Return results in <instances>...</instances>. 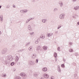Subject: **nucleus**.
Listing matches in <instances>:
<instances>
[{
  "mask_svg": "<svg viewBox=\"0 0 79 79\" xmlns=\"http://www.w3.org/2000/svg\"><path fill=\"white\" fill-rule=\"evenodd\" d=\"M54 56L55 58H56L57 56H58L57 55V53H56V52H54Z\"/></svg>",
  "mask_w": 79,
  "mask_h": 79,
  "instance_id": "f3484780",
  "label": "nucleus"
},
{
  "mask_svg": "<svg viewBox=\"0 0 79 79\" xmlns=\"http://www.w3.org/2000/svg\"><path fill=\"white\" fill-rule=\"evenodd\" d=\"M73 45V43L72 42H69V45Z\"/></svg>",
  "mask_w": 79,
  "mask_h": 79,
  "instance_id": "ea45409f",
  "label": "nucleus"
},
{
  "mask_svg": "<svg viewBox=\"0 0 79 79\" xmlns=\"http://www.w3.org/2000/svg\"><path fill=\"white\" fill-rule=\"evenodd\" d=\"M19 58L18 56H16L15 59V61H16V62H18V60H19Z\"/></svg>",
  "mask_w": 79,
  "mask_h": 79,
  "instance_id": "0eeeda50",
  "label": "nucleus"
},
{
  "mask_svg": "<svg viewBox=\"0 0 79 79\" xmlns=\"http://www.w3.org/2000/svg\"><path fill=\"white\" fill-rule=\"evenodd\" d=\"M3 77H6V74H3Z\"/></svg>",
  "mask_w": 79,
  "mask_h": 79,
  "instance_id": "37998d69",
  "label": "nucleus"
},
{
  "mask_svg": "<svg viewBox=\"0 0 79 79\" xmlns=\"http://www.w3.org/2000/svg\"><path fill=\"white\" fill-rule=\"evenodd\" d=\"M28 29L30 31H32V27H31V26L30 25H29L28 26Z\"/></svg>",
  "mask_w": 79,
  "mask_h": 79,
  "instance_id": "7ed1b4c3",
  "label": "nucleus"
},
{
  "mask_svg": "<svg viewBox=\"0 0 79 79\" xmlns=\"http://www.w3.org/2000/svg\"><path fill=\"white\" fill-rule=\"evenodd\" d=\"M53 35V33H48L47 34V37H50L51 35Z\"/></svg>",
  "mask_w": 79,
  "mask_h": 79,
  "instance_id": "9b49d317",
  "label": "nucleus"
},
{
  "mask_svg": "<svg viewBox=\"0 0 79 79\" xmlns=\"http://www.w3.org/2000/svg\"><path fill=\"white\" fill-rule=\"evenodd\" d=\"M23 10L24 11V13H26L28 11L27 9H24Z\"/></svg>",
  "mask_w": 79,
  "mask_h": 79,
  "instance_id": "4be33fe9",
  "label": "nucleus"
},
{
  "mask_svg": "<svg viewBox=\"0 0 79 79\" xmlns=\"http://www.w3.org/2000/svg\"><path fill=\"white\" fill-rule=\"evenodd\" d=\"M24 50L23 49H22L21 50H20L19 51V52H23Z\"/></svg>",
  "mask_w": 79,
  "mask_h": 79,
  "instance_id": "72a5a7b5",
  "label": "nucleus"
},
{
  "mask_svg": "<svg viewBox=\"0 0 79 79\" xmlns=\"http://www.w3.org/2000/svg\"><path fill=\"white\" fill-rule=\"evenodd\" d=\"M15 64V62H12L10 64V65L11 66H13Z\"/></svg>",
  "mask_w": 79,
  "mask_h": 79,
  "instance_id": "2f4dec72",
  "label": "nucleus"
},
{
  "mask_svg": "<svg viewBox=\"0 0 79 79\" xmlns=\"http://www.w3.org/2000/svg\"><path fill=\"white\" fill-rule=\"evenodd\" d=\"M32 47H30L29 48H28V50L30 51H31V50H32Z\"/></svg>",
  "mask_w": 79,
  "mask_h": 79,
  "instance_id": "7c9ffc66",
  "label": "nucleus"
},
{
  "mask_svg": "<svg viewBox=\"0 0 79 79\" xmlns=\"http://www.w3.org/2000/svg\"><path fill=\"white\" fill-rule=\"evenodd\" d=\"M77 15H76V14H75V15H73L72 17L73 18H76V16H77Z\"/></svg>",
  "mask_w": 79,
  "mask_h": 79,
  "instance_id": "6ab92c4d",
  "label": "nucleus"
},
{
  "mask_svg": "<svg viewBox=\"0 0 79 79\" xmlns=\"http://www.w3.org/2000/svg\"><path fill=\"white\" fill-rule=\"evenodd\" d=\"M1 34H2V32L0 31V35H1Z\"/></svg>",
  "mask_w": 79,
  "mask_h": 79,
  "instance_id": "4d7b16f0",
  "label": "nucleus"
},
{
  "mask_svg": "<svg viewBox=\"0 0 79 79\" xmlns=\"http://www.w3.org/2000/svg\"><path fill=\"white\" fill-rule=\"evenodd\" d=\"M63 61H64V62H65V61H66V60H65L64 59H63Z\"/></svg>",
  "mask_w": 79,
  "mask_h": 79,
  "instance_id": "8fccbe9b",
  "label": "nucleus"
},
{
  "mask_svg": "<svg viewBox=\"0 0 79 79\" xmlns=\"http://www.w3.org/2000/svg\"><path fill=\"white\" fill-rule=\"evenodd\" d=\"M43 77L45 78H48L49 77L48 75L46 73H44L43 75Z\"/></svg>",
  "mask_w": 79,
  "mask_h": 79,
  "instance_id": "39448f33",
  "label": "nucleus"
},
{
  "mask_svg": "<svg viewBox=\"0 0 79 79\" xmlns=\"http://www.w3.org/2000/svg\"><path fill=\"white\" fill-rule=\"evenodd\" d=\"M64 64H62V65H61V66H62V67L63 68L64 67Z\"/></svg>",
  "mask_w": 79,
  "mask_h": 79,
  "instance_id": "79ce46f5",
  "label": "nucleus"
},
{
  "mask_svg": "<svg viewBox=\"0 0 79 79\" xmlns=\"http://www.w3.org/2000/svg\"><path fill=\"white\" fill-rule=\"evenodd\" d=\"M6 53V51L2 50L1 51V53L2 54H4Z\"/></svg>",
  "mask_w": 79,
  "mask_h": 79,
  "instance_id": "4468645a",
  "label": "nucleus"
},
{
  "mask_svg": "<svg viewBox=\"0 0 79 79\" xmlns=\"http://www.w3.org/2000/svg\"><path fill=\"white\" fill-rule=\"evenodd\" d=\"M57 50L59 52H60V47H58L57 48Z\"/></svg>",
  "mask_w": 79,
  "mask_h": 79,
  "instance_id": "473e14b6",
  "label": "nucleus"
},
{
  "mask_svg": "<svg viewBox=\"0 0 79 79\" xmlns=\"http://www.w3.org/2000/svg\"><path fill=\"white\" fill-rule=\"evenodd\" d=\"M30 20H31V19H30L28 21H29Z\"/></svg>",
  "mask_w": 79,
  "mask_h": 79,
  "instance_id": "bf43d9fd",
  "label": "nucleus"
},
{
  "mask_svg": "<svg viewBox=\"0 0 79 79\" xmlns=\"http://www.w3.org/2000/svg\"><path fill=\"white\" fill-rule=\"evenodd\" d=\"M55 61L56 62L57 61V59H56V60H55Z\"/></svg>",
  "mask_w": 79,
  "mask_h": 79,
  "instance_id": "13d9d810",
  "label": "nucleus"
},
{
  "mask_svg": "<svg viewBox=\"0 0 79 79\" xmlns=\"http://www.w3.org/2000/svg\"><path fill=\"white\" fill-rule=\"evenodd\" d=\"M73 51V49H70L69 50V52H72Z\"/></svg>",
  "mask_w": 79,
  "mask_h": 79,
  "instance_id": "c9c22d12",
  "label": "nucleus"
},
{
  "mask_svg": "<svg viewBox=\"0 0 79 79\" xmlns=\"http://www.w3.org/2000/svg\"><path fill=\"white\" fill-rule=\"evenodd\" d=\"M59 4L60 5V7H63V6L64 5V4H63V3L62 1H60L59 3Z\"/></svg>",
  "mask_w": 79,
  "mask_h": 79,
  "instance_id": "f03ea898",
  "label": "nucleus"
},
{
  "mask_svg": "<svg viewBox=\"0 0 79 79\" xmlns=\"http://www.w3.org/2000/svg\"><path fill=\"white\" fill-rule=\"evenodd\" d=\"M42 70L44 72H46L47 71V69L46 67L44 68H43Z\"/></svg>",
  "mask_w": 79,
  "mask_h": 79,
  "instance_id": "1a4fd4ad",
  "label": "nucleus"
},
{
  "mask_svg": "<svg viewBox=\"0 0 79 79\" xmlns=\"http://www.w3.org/2000/svg\"><path fill=\"white\" fill-rule=\"evenodd\" d=\"M32 62V61H29L28 62V64H29V65H31V64H32V62Z\"/></svg>",
  "mask_w": 79,
  "mask_h": 79,
  "instance_id": "f704fd0d",
  "label": "nucleus"
},
{
  "mask_svg": "<svg viewBox=\"0 0 79 79\" xmlns=\"http://www.w3.org/2000/svg\"><path fill=\"white\" fill-rule=\"evenodd\" d=\"M77 0H72V2H76Z\"/></svg>",
  "mask_w": 79,
  "mask_h": 79,
  "instance_id": "a19ab883",
  "label": "nucleus"
},
{
  "mask_svg": "<svg viewBox=\"0 0 79 79\" xmlns=\"http://www.w3.org/2000/svg\"><path fill=\"white\" fill-rule=\"evenodd\" d=\"M74 10H77L79 9V6H77L74 7Z\"/></svg>",
  "mask_w": 79,
  "mask_h": 79,
  "instance_id": "6e6552de",
  "label": "nucleus"
},
{
  "mask_svg": "<svg viewBox=\"0 0 79 79\" xmlns=\"http://www.w3.org/2000/svg\"><path fill=\"white\" fill-rule=\"evenodd\" d=\"M40 46H38L36 48V50L38 52V51H39L40 50Z\"/></svg>",
  "mask_w": 79,
  "mask_h": 79,
  "instance_id": "423d86ee",
  "label": "nucleus"
},
{
  "mask_svg": "<svg viewBox=\"0 0 79 79\" xmlns=\"http://www.w3.org/2000/svg\"><path fill=\"white\" fill-rule=\"evenodd\" d=\"M35 2V0H32V2Z\"/></svg>",
  "mask_w": 79,
  "mask_h": 79,
  "instance_id": "de8ad7c7",
  "label": "nucleus"
},
{
  "mask_svg": "<svg viewBox=\"0 0 79 79\" xmlns=\"http://www.w3.org/2000/svg\"><path fill=\"white\" fill-rule=\"evenodd\" d=\"M31 35H34V32H30V33Z\"/></svg>",
  "mask_w": 79,
  "mask_h": 79,
  "instance_id": "c85d7f7f",
  "label": "nucleus"
},
{
  "mask_svg": "<svg viewBox=\"0 0 79 79\" xmlns=\"http://www.w3.org/2000/svg\"><path fill=\"white\" fill-rule=\"evenodd\" d=\"M55 34H58V31H56V32H55Z\"/></svg>",
  "mask_w": 79,
  "mask_h": 79,
  "instance_id": "49530a36",
  "label": "nucleus"
},
{
  "mask_svg": "<svg viewBox=\"0 0 79 79\" xmlns=\"http://www.w3.org/2000/svg\"><path fill=\"white\" fill-rule=\"evenodd\" d=\"M28 22H29V21H28V19L26 21V23H28Z\"/></svg>",
  "mask_w": 79,
  "mask_h": 79,
  "instance_id": "09e8293b",
  "label": "nucleus"
},
{
  "mask_svg": "<svg viewBox=\"0 0 79 79\" xmlns=\"http://www.w3.org/2000/svg\"><path fill=\"white\" fill-rule=\"evenodd\" d=\"M15 79H21L20 77H16L15 78Z\"/></svg>",
  "mask_w": 79,
  "mask_h": 79,
  "instance_id": "b1692460",
  "label": "nucleus"
},
{
  "mask_svg": "<svg viewBox=\"0 0 79 79\" xmlns=\"http://www.w3.org/2000/svg\"><path fill=\"white\" fill-rule=\"evenodd\" d=\"M5 63L6 64H8V63H9V62H8V60H5Z\"/></svg>",
  "mask_w": 79,
  "mask_h": 79,
  "instance_id": "c756f323",
  "label": "nucleus"
},
{
  "mask_svg": "<svg viewBox=\"0 0 79 79\" xmlns=\"http://www.w3.org/2000/svg\"><path fill=\"white\" fill-rule=\"evenodd\" d=\"M41 79H44V78L43 77H41Z\"/></svg>",
  "mask_w": 79,
  "mask_h": 79,
  "instance_id": "052dcab7",
  "label": "nucleus"
},
{
  "mask_svg": "<svg viewBox=\"0 0 79 79\" xmlns=\"http://www.w3.org/2000/svg\"><path fill=\"white\" fill-rule=\"evenodd\" d=\"M39 61V59H36V63H38V61Z\"/></svg>",
  "mask_w": 79,
  "mask_h": 79,
  "instance_id": "4c0bfd02",
  "label": "nucleus"
},
{
  "mask_svg": "<svg viewBox=\"0 0 79 79\" xmlns=\"http://www.w3.org/2000/svg\"><path fill=\"white\" fill-rule=\"evenodd\" d=\"M35 57H36V55L35 54H33L32 55V58H35Z\"/></svg>",
  "mask_w": 79,
  "mask_h": 79,
  "instance_id": "a211bd4d",
  "label": "nucleus"
},
{
  "mask_svg": "<svg viewBox=\"0 0 79 79\" xmlns=\"http://www.w3.org/2000/svg\"><path fill=\"white\" fill-rule=\"evenodd\" d=\"M1 42V40H0V42Z\"/></svg>",
  "mask_w": 79,
  "mask_h": 79,
  "instance_id": "680f3d73",
  "label": "nucleus"
},
{
  "mask_svg": "<svg viewBox=\"0 0 79 79\" xmlns=\"http://www.w3.org/2000/svg\"><path fill=\"white\" fill-rule=\"evenodd\" d=\"M0 19L1 23H2L3 22V16H0Z\"/></svg>",
  "mask_w": 79,
  "mask_h": 79,
  "instance_id": "2eb2a0df",
  "label": "nucleus"
},
{
  "mask_svg": "<svg viewBox=\"0 0 79 79\" xmlns=\"http://www.w3.org/2000/svg\"><path fill=\"white\" fill-rule=\"evenodd\" d=\"M77 24L78 25H79V22H78L77 23Z\"/></svg>",
  "mask_w": 79,
  "mask_h": 79,
  "instance_id": "5fc2aeb1",
  "label": "nucleus"
},
{
  "mask_svg": "<svg viewBox=\"0 0 79 79\" xmlns=\"http://www.w3.org/2000/svg\"><path fill=\"white\" fill-rule=\"evenodd\" d=\"M20 12L21 13H24V10H22L20 11Z\"/></svg>",
  "mask_w": 79,
  "mask_h": 79,
  "instance_id": "393cba45",
  "label": "nucleus"
},
{
  "mask_svg": "<svg viewBox=\"0 0 79 79\" xmlns=\"http://www.w3.org/2000/svg\"><path fill=\"white\" fill-rule=\"evenodd\" d=\"M34 19V18H30V19Z\"/></svg>",
  "mask_w": 79,
  "mask_h": 79,
  "instance_id": "603ef678",
  "label": "nucleus"
},
{
  "mask_svg": "<svg viewBox=\"0 0 79 79\" xmlns=\"http://www.w3.org/2000/svg\"><path fill=\"white\" fill-rule=\"evenodd\" d=\"M31 65H34L35 64V62L34 61H31Z\"/></svg>",
  "mask_w": 79,
  "mask_h": 79,
  "instance_id": "412c9836",
  "label": "nucleus"
},
{
  "mask_svg": "<svg viewBox=\"0 0 79 79\" xmlns=\"http://www.w3.org/2000/svg\"><path fill=\"white\" fill-rule=\"evenodd\" d=\"M13 7L14 8H15L16 6H15V5H14L13 6Z\"/></svg>",
  "mask_w": 79,
  "mask_h": 79,
  "instance_id": "3c124183",
  "label": "nucleus"
},
{
  "mask_svg": "<svg viewBox=\"0 0 79 79\" xmlns=\"http://www.w3.org/2000/svg\"><path fill=\"white\" fill-rule=\"evenodd\" d=\"M57 69H58V72H59V73H60L61 72V69H60V66L59 65L58 66Z\"/></svg>",
  "mask_w": 79,
  "mask_h": 79,
  "instance_id": "9d476101",
  "label": "nucleus"
},
{
  "mask_svg": "<svg viewBox=\"0 0 79 79\" xmlns=\"http://www.w3.org/2000/svg\"><path fill=\"white\" fill-rule=\"evenodd\" d=\"M39 75V74L37 73H34L33 74V76H35V77H37L38 75Z\"/></svg>",
  "mask_w": 79,
  "mask_h": 79,
  "instance_id": "aec40b11",
  "label": "nucleus"
},
{
  "mask_svg": "<svg viewBox=\"0 0 79 79\" xmlns=\"http://www.w3.org/2000/svg\"><path fill=\"white\" fill-rule=\"evenodd\" d=\"M20 76L22 77H23V76H25L26 74L24 73H22L20 74Z\"/></svg>",
  "mask_w": 79,
  "mask_h": 79,
  "instance_id": "ddd939ff",
  "label": "nucleus"
},
{
  "mask_svg": "<svg viewBox=\"0 0 79 79\" xmlns=\"http://www.w3.org/2000/svg\"><path fill=\"white\" fill-rule=\"evenodd\" d=\"M43 48V49L44 50H46L47 49V47L45 46H44Z\"/></svg>",
  "mask_w": 79,
  "mask_h": 79,
  "instance_id": "dca6fc26",
  "label": "nucleus"
},
{
  "mask_svg": "<svg viewBox=\"0 0 79 79\" xmlns=\"http://www.w3.org/2000/svg\"><path fill=\"white\" fill-rule=\"evenodd\" d=\"M10 5H7V6H6V8H10Z\"/></svg>",
  "mask_w": 79,
  "mask_h": 79,
  "instance_id": "e433bc0d",
  "label": "nucleus"
},
{
  "mask_svg": "<svg viewBox=\"0 0 79 79\" xmlns=\"http://www.w3.org/2000/svg\"><path fill=\"white\" fill-rule=\"evenodd\" d=\"M38 40H39V39H37V40H36L35 41V44H37L39 43V41H38Z\"/></svg>",
  "mask_w": 79,
  "mask_h": 79,
  "instance_id": "bb28decb",
  "label": "nucleus"
},
{
  "mask_svg": "<svg viewBox=\"0 0 79 79\" xmlns=\"http://www.w3.org/2000/svg\"><path fill=\"white\" fill-rule=\"evenodd\" d=\"M8 59L9 61H11L13 60V57L11 56H8Z\"/></svg>",
  "mask_w": 79,
  "mask_h": 79,
  "instance_id": "20e7f679",
  "label": "nucleus"
},
{
  "mask_svg": "<svg viewBox=\"0 0 79 79\" xmlns=\"http://www.w3.org/2000/svg\"><path fill=\"white\" fill-rule=\"evenodd\" d=\"M64 16H65V14H62L60 15L59 18L61 19H63L64 18Z\"/></svg>",
  "mask_w": 79,
  "mask_h": 79,
  "instance_id": "f257e3e1",
  "label": "nucleus"
},
{
  "mask_svg": "<svg viewBox=\"0 0 79 79\" xmlns=\"http://www.w3.org/2000/svg\"><path fill=\"white\" fill-rule=\"evenodd\" d=\"M2 8V6H0V9Z\"/></svg>",
  "mask_w": 79,
  "mask_h": 79,
  "instance_id": "864d4df0",
  "label": "nucleus"
},
{
  "mask_svg": "<svg viewBox=\"0 0 79 79\" xmlns=\"http://www.w3.org/2000/svg\"><path fill=\"white\" fill-rule=\"evenodd\" d=\"M40 38H41V39H44L45 36L43 35H42L40 37Z\"/></svg>",
  "mask_w": 79,
  "mask_h": 79,
  "instance_id": "a878e982",
  "label": "nucleus"
},
{
  "mask_svg": "<svg viewBox=\"0 0 79 79\" xmlns=\"http://www.w3.org/2000/svg\"><path fill=\"white\" fill-rule=\"evenodd\" d=\"M47 20L46 19H43L42 20V22L43 23H45L47 22Z\"/></svg>",
  "mask_w": 79,
  "mask_h": 79,
  "instance_id": "f8f14e48",
  "label": "nucleus"
},
{
  "mask_svg": "<svg viewBox=\"0 0 79 79\" xmlns=\"http://www.w3.org/2000/svg\"><path fill=\"white\" fill-rule=\"evenodd\" d=\"M58 8H55L54 9V10H53V11L55 12V11H58Z\"/></svg>",
  "mask_w": 79,
  "mask_h": 79,
  "instance_id": "cd10ccee",
  "label": "nucleus"
},
{
  "mask_svg": "<svg viewBox=\"0 0 79 79\" xmlns=\"http://www.w3.org/2000/svg\"><path fill=\"white\" fill-rule=\"evenodd\" d=\"M30 43H31L30 42L26 44V46H28V45H29V44H30Z\"/></svg>",
  "mask_w": 79,
  "mask_h": 79,
  "instance_id": "58836bf2",
  "label": "nucleus"
},
{
  "mask_svg": "<svg viewBox=\"0 0 79 79\" xmlns=\"http://www.w3.org/2000/svg\"><path fill=\"white\" fill-rule=\"evenodd\" d=\"M61 27V25H59L58 26V27L57 28V29H59Z\"/></svg>",
  "mask_w": 79,
  "mask_h": 79,
  "instance_id": "5701e85b",
  "label": "nucleus"
},
{
  "mask_svg": "<svg viewBox=\"0 0 79 79\" xmlns=\"http://www.w3.org/2000/svg\"><path fill=\"white\" fill-rule=\"evenodd\" d=\"M57 60V59L56 58V57H55V60Z\"/></svg>",
  "mask_w": 79,
  "mask_h": 79,
  "instance_id": "6e6d98bb",
  "label": "nucleus"
},
{
  "mask_svg": "<svg viewBox=\"0 0 79 79\" xmlns=\"http://www.w3.org/2000/svg\"><path fill=\"white\" fill-rule=\"evenodd\" d=\"M75 56H77L78 55V54H77V53H76L75 54Z\"/></svg>",
  "mask_w": 79,
  "mask_h": 79,
  "instance_id": "c03bdc74",
  "label": "nucleus"
},
{
  "mask_svg": "<svg viewBox=\"0 0 79 79\" xmlns=\"http://www.w3.org/2000/svg\"><path fill=\"white\" fill-rule=\"evenodd\" d=\"M77 76V74H75L74 75V77H76V76Z\"/></svg>",
  "mask_w": 79,
  "mask_h": 79,
  "instance_id": "a18cd8bd",
  "label": "nucleus"
}]
</instances>
